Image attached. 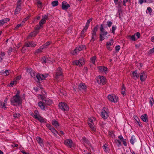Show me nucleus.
<instances>
[{"label": "nucleus", "mask_w": 154, "mask_h": 154, "mask_svg": "<svg viewBox=\"0 0 154 154\" xmlns=\"http://www.w3.org/2000/svg\"><path fill=\"white\" fill-rule=\"evenodd\" d=\"M20 91H17L16 95L13 96L10 99L11 103L12 105L16 106H19L22 103V101L20 96Z\"/></svg>", "instance_id": "obj_1"}, {"label": "nucleus", "mask_w": 154, "mask_h": 154, "mask_svg": "<svg viewBox=\"0 0 154 154\" xmlns=\"http://www.w3.org/2000/svg\"><path fill=\"white\" fill-rule=\"evenodd\" d=\"M103 24L100 25V30L101 33L100 35V41H102L105 38L103 37V36L104 35L106 36L105 37L106 38H108V36H106L107 35L108 32L106 31H104V29L103 28Z\"/></svg>", "instance_id": "obj_2"}, {"label": "nucleus", "mask_w": 154, "mask_h": 154, "mask_svg": "<svg viewBox=\"0 0 154 154\" xmlns=\"http://www.w3.org/2000/svg\"><path fill=\"white\" fill-rule=\"evenodd\" d=\"M85 63V60L83 57L80 58L78 60H75L74 62V64L76 65H79V66H82Z\"/></svg>", "instance_id": "obj_3"}, {"label": "nucleus", "mask_w": 154, "mask_h": 154, "mask_svg": "<svg viewBox=\"0 0 154 154\" xmlns=\"http://www.w3.org/2000/svg\"><path fill=\"white\" fill-rule=\"evenodd\" d=\"M59 107L62 111H67L69 109V107L67 104L64 102H61L59 104Z\"/></svg>", "instance_id": "obj_4"}, {"label": "nucleus", "mask_w": 154, "mask_h": 154, "mask_svg": "<svg viewBox=\"0 0 154 154\" xmlns=\"http://www.w3.org/2000/svg\"><path fill=\"white\" fill-rule=\"evenodd\" d=\"M97 80L99 84L104 85L106 83V79L103 76H98L97 77Z\"/></svg>", "instance_id": "obj_5"}, {"label": "nucleus", "mask_w": 154, "mask_h": 154, "mask_svg": "<svg viewBox=\"0 0 154 154\" xmlns=\"http://www.w3.org/2000/svg\"><path fill=\"white\" fill-rule=\"evenodd\" d=\"M41 98L43 102L45 104L47 105H50L52 103V101L48 98H47L45 97L42 96Z\"/></svg>", "instance_id": "obj_6"}, {"label": "nucleus", "mask_w": 154, "mask_h": 154, "mask_svg": "<svg viewBox=\"0 0 154 154\" xmlns=\"http://www.w3.org/2000/svg\"><path fill=\"white\" fill-rule=\"evenodd\" d=\"M36 45V44L34 43L33 42H26L25 43L24 46L22 48V49L26 47H35Z\"/></svg>", "instance_id": "obj_7"}, {"label": "nucleus", "mask_w": 154, "mask_h": 154, "mask_svg": "<svg viewBox=\"0 0 154 154\" xmlns=\"http://www.w3.org/2000/svg\"><path fill=\"white\" fill-rule=\"evenodd\" d=\"M107 97L108 99L111 102L114 103L117 102L118 100V97L115 95L112 96L110 95H109Z\"/></svg>", "instance_id": "obj_8"}, {"label": "nucleus", "mask_w": 154, "mask_h": 154, "mask_svg": "<svg viewBox=\"0 0 154 154\" xmlns=\"http://www.w3.org/2000/svg\"><path fill=\"white\" fill-rule=\"evenodd\" d=\"M64 143L66 146L69 148L72 147L73 145V143L72 140L70 139H68L65 140L64 141Z\"/></svg>", "instance_id": "obj_9"}, {"label": "nucleus", "mask_w": 154, "mask_h": 154, "mask_svg": "<svg viewBox=\"0 0 154 154\" xmlns=\"http://www.w3.org/2000/svg\"><path fill=\"white\" fill-rule=\"evenodd\" d=\"M62 69L60 67H58L57 69V72L56 74V78L58 79L59 76L62 75Z\"/></svg>", "instance_id": "obj_10"}, {"label": "nucleus", "mask_w": 154, "mask_h": 154, "mask_svg": "<svg viewBox=\"0 0 154 154\" xmlns=\"http://www.w3.org/2000/svg\"><path fill=\"white\" fill-rule=\"evenodd\" d=\"M70 5L68 4L67 2L63 1L62 2V8L63 10H67L69 7Z\"/></svg>", "instance_id": "obj_11"}, {"label": "nucleus", "mask_w": 154, "mask_h": 154, "mask_svg": "<svg viewBox=\"0 0 154 154\" xmlns=\"http://www.w3.org/2000/svg\"><path fill=\"white\" fill-rule=\"evenodd\" d=\"M87 87L85 83H81L79 85L78 88L80 90H85L86 89Z\"/></svg>", "instance_id": "obj_12"}, {"label": "nucleus", "mask_w": 154, "mask_h": 154, "mask_svg": "<svg viewBox=\"0 0 154 154\" xmlns=\"http://www.w3.org/2000/svg\"><path fill=\"white\" fill-rule=\"evenodd\" d=\"M147 77V75L146 72H143L141 73L140 75V79L141 81L143 82L145 80Z\"/></svg>", "instance_id": "obj_13"}, {"label": "nucleus", "mask_w": 154, "mask_h": 154, "mask_svg": "<svg viewBox=\"0 0 154 154\" xmlns=\"http://www.w3.org/2000/svg\"><path fill=\"white\" fill-rule=\"evenodd\" d=\"M38 32L37 31H34L30 33L27 37L28 39H29L32 37H34L38 33Z\"/></svg>", "instance_id": "obj_14"}, {"label": "nucleus", "mask_w": 154, "mask_h": 154, "mask_svg": "<svg viewBox=\"0 0 154 154\" xmlns=\"http://www.w3.org/2000/svg\"><path fill=\"white\" fill-rule=\"evenodd\" d=\"M82 140L84 145L86 144L89 146L91 145L89 141L85 137H83Z\"/></svg>", "instance_id": "obj_15"}, {"label": "nucleus", "mask_w": 154, "mask_h": 154, "mask_svg": "<svg viewBox=\"0 0 154 154\" xmlns=\"http://www.w3.org/2000/svg\"><path fill=\"white\" fill-rule=\"evenodd\" d=\"M101 114L102 117L104 119H106L108 116V114L104 110L102 111Z\"/></svg>", "instance_id": "obj_16"}, {"label": "nucleus", "mask_w": 154, "mask_h": 154, "mask_svg": "<svg viewBox=\"0 0 154 154\" xmlns=\"http://www.w3.org/2000/svg\"><path fill=\"white\" fill-rule=\"evenodd\" d=\"M132 75H133L132 77L134 79L138 78L139 77V75L137 74L136 70L133 72Z\"/></svg>", "instance_id": "obj_17"}, {"label": "nucleus", "mask_w": 154, "mask_h": 154, "mask_svg": "<svg viewBox=\"0 0 154 154\" xmlns=\"http://www.w3.org/2000/svg\"><path fill=\"white\" fill-rule=\"evenodd\" d=\"M98 69L101 71H104L106 72L108 70V68L106 67H105L103 66H99L98 67Z\"/></svg>", "instance_id": "obj_18"}, {"label": "nucleus", "mask_w": 154, "mask_h": 154, "mask_svg": "<svg viewBox=\"0 0 154 154\" xmlns=\"http://www.w3.org/2000/svg\"><path fill=\"white\" fill-rule=\"evenodd\" d=\"M147 117L148 116L146 114H145L141 116V118L143 122H148Z\"/></svg>", "instance_id": "obj_19"}, {"label": "nucleus", "mask_w": 154, "mask_h": 154, "mask_svg": "<svg viewBox=\"0 0 154 154\" xmlns=\"http://www.w3.org/2000/svg\"><path fill=\"white\" fill-rule=\"evenodd\" d=\"M38 104L42 109L45 110V104L44 103V102H42L41 101H40L38 102Z\"/></svg>", "instance_id": "obj_20"}, {"label": "nucleus", "mask_w": 154, "mask_h": 154, "mask_svg": "<svg viewBox=\"0 0 154 154\" xmlns=\"http://www.w3.org/2000/svg\"><path fill=\"white\" fill-rule=\"evenodd\" d=\"M35 119L38 120L41 123L46 122L45 119L39 115L38 117H36Z\"/></svg>", "instance_id": "obj_21"}, {"label": "nucleus", "mask_w": 154, "mask_h": 154, "mask_svg": "<svg viewBox=\"0 0 154 154\" xmlns=\"http://www.w3.org/2000/svg\"><path fill=\"white\" fill-rule=\"evenodd\" d=\"M21 8V5L20 4L17 5V6L15 11V14H18L20 11Z\"/></svg>", "instance_id": "obj_22"}, {"label": "nucleus", "mask_w": 154, "mask_h": 154, "mask_svg": "<svg viewBox=\"0 0 154 154\" xmlns=\"http://www.w3.org/2000/svg\"><path fill=\"white\" fill-rule=\"evenodd\" d=\"M52 124L55 127L57 128L59 126L58 122L55 120H53L52 122Z\"/></svg>", "instance_id": "obj_23"}, {"label": "nucleus", "mask_w": 154, "mask_h": 154, "mask_svg": "<svg viewBox=\"0 0 154 154\" xmlns=\"http://www.w3.org/2000/svg\"><path fill=\"white\" fill-rule=\"evenodd\" d=\"M44 48H43V47L42 46H41L37 50L35 51V52L34 54H37L41 52L42 51V50Z\"/></svg>", "instance_id": "obj_24"}, {"label": "nucleus", "mask_w": 154, "mask_h": 154, "mask_svg": "<svg viewBox=\"0 0 154 154\" xmlns=\"http://www.w3.org/2000/svg\"><path fill=\"white\" fill-rule=\"evenodd\" d=\"M81 50H82V49L80 47V45H79L78 47L76 48L74 50V52H75V54H77L78 52H79Z\"/></svg>", "instance_id": "obj_25"}, {"label": "nucleus", "mask_w": 154, "mask_h": 154, "mask_svg": "<svg viewBox=\"0 0 154 154\" xmlns=\"http://www.w3.org/2000/svg\"><path fill=\"white\" fill-rule=\"evenodd\" d=\"M34 113L35 114L33 113L31 115L35 119L36 117H38V115H39L38 114V112L37 110H35L34 111Z\"/></svg>", "instance_id": "obj_26"}, {"label": "nucleus", "mask_w": 154, "mask_h": 154, "mask_svg": "<svg viewBox=\"0 0 154 154\" xmlns=\"http://www.w3.org/2000/svg\"><path fill=\"white\" fill-rule=\"evenodd\" d=\"M36 139L38 142L40 144H42L43 143V141L42 139L39 137H37Z\"/></svg>", "instance_id": "obj_27"}, {"label": "nucleus", "mask_w": 154, "mask_h": 154, "mask_svg": "<svg viewBox=\"0 0 154 154\" xmlns=\"http://www.w3.org/2000/svg\"><path fill=\"white\" fill-rule=\"evenodd\" d=\"M103 149L104 150V151L106 152H108V151L109 150V149L108 147V145H106V144H105V145H104L103 146Z\"/></svg>", "instance_id": "obj_28"}, {"label": "nucleus", "mask_w": 154, "mask_h": 154, "mask_svg": "<svg viewBox=\"0 0 154 154\" xmlns=\"http://www.w3.org/2000/svg\"><path fill=\"white\" fill-rule=\"evenodd\" d=\"M134 137V136H132L130 141V143L132 145L134 144V142L135 141V139Z\"/></svg>", "instance_id": "obj_29"}, {"label": "nucleus", "mask_w": 154, "mask_h": 154, "mask_svg": "<svg viewBox=\"0 0 154 154\" xmlns=\"http://www.w3.org/2000/svg\"><path fill=\"white\" fill-rule=\"evenodd\" d=\"M149 103L150 104L151 106H152L154 103V100L152 97H150L149 98Z\"/></svg>", "instance_id": "obj_30"}, {"label": "nucleus", "mask_w": 154, "mask_h": 154, "mask_svg": "<svg viewBox=\"0 0 154 154\" xmlns=\"http://www.w3.org/2000/svg\"><path fill=\"white\" fill-rule=\"evenodd\" d=\"M46 20L44 19H42L39 23L40 26H42V25L46 22Z\"/></svg>", "instance_id": "obj_31"}, {"label": "nucleus", "mask_w": 154, "mask_h": 154, "mask_svg": "<svg viewBox=\"0 0 154 154\" xmlns=\"http://www.w3.org/2000/svg\"><path fill=\"white\" fill-rule=\"evenodd\" d=\"M113 43V40L112 39L110 40L109 42H107L106 45L111 46L112 45Z\"/></svg>", "instance_id": "obj_32"}, {"label": "nucleus", "mask_w": 154, "mask_h": 154, "mask_svg": "<svg viewBox=\"0 0 154 154\" xmlns=\"http://www.w3.org/2000/svg\"><path fill=\"white\" fill-rule=\"evenodd\" d=\"M0 107L2 108H3L4 109H5L6 107L5 106V103H3L2 102L0 101Z\"/></svg>", "instance_id": "obj_33"}, {"label": "nucleus", "mask_w": 154, "mask_h": 154, "mask_svg": "<svg viewBox=\"0 0 154 154\" xmlns=\"http://www.w3.org/2000/svg\"><path fill=\"white\" fill-rule=\"evenodd\" d=\"M58 2L57 1H55L51 2V5L53 7L57 6L58 5Z\"/></svg>", "instance_id": "obj_34"}, {"label": "nucleus", "mask_w": 154, "mask_h": 154, "mask_svg": "<svg viewBox=\"0 0 154 154\" xmlns=\"http://www.w3.org/2000/svg\"><path fill=\"white\" fill-rule=\"evenodd\" d=\"M51 43V42L50 41H48L46 43L44 44L42 46V47H43V48H47L48 46H49L50 44Z\"/></svg>", "instance_id": "obj_35"}, {"label": "nucleus", "mask_w": 154, "mask_h": 154, "mask_svg": "<svg viewBox=\"0 0 154 154\" xmlns=\"http://www.w3.org/2000/svg\"><path fill=\"white\" fill-rule=\"evenodd\" d=\"M88 125L91 128V130L92 131H95L96 129L94 128L93 125L92 124L88 123Z\"/></svg>", "instance_id": "obj_36"}, {"label": "nucleus", "mask_w": 154, "mask_h": 154, "mask_svg": "<svg viewBox=\"0 0 154 154\" xmlns=\"http://www.w3.org/2000/svg\"><path fill=\"white\" fill-rule=\"evenodd\" d=\"M9 71H11L10 70H6L5 71L2 72V74L5 75L7 76L9 74Z\"/></svg>", "instance_id": "obj_37"}, {"label": "nucleus", "mask_w": 154, "mask_h": 154, "mask_svg": "<svg viewBox=\"0 0 154 154\" xmlns=\"http://www.w3.org/2000/svg\"><path fill=\"white\" fill-rule=\"evenodd\" d=\"M96 59V56H94L91 57V59L90 60L92 62V63L93 64H95V61Z\"/></svg>", "instance_id": "obj_38"}, {"label": "nucleus", "mask_w": 154, "mask_h": 154, "mask_svg": "<svg viewBox=\"0 0 154 154\" xmlns=\"http://www.w3.org/2000/svg\"><path fill=\"white\" fill-rule=\"evenodd\" d=\"M48 58L46 59L45 57H43L42 58L41 60L42 63H46L47 62V60Z\"/></svg>", "instance_id": "obj_39"}, {"label": "nucleus", "mask_w": 154, "mask_h": 154, "mask_svg": "<svg viewBox=\"0 0 154 154\" xmlns=\"http://www.w3.org/2000/svg\"><path fill=\"white\" fill-rule=\"evenodd\" d=\"M37 6L39 8L42 7V3L40 2V0H38L37 3Z\"/></svg>", "instance_id": "obj_40"}, {"label": "nucleus", "mask_w": 154, "mask_h": 154, "mask_svg": "<svg viewBox=\"0 0 154 154\" xmlns=\"http://www.w3.org/2000/svg\"><path fill=\"white\" fill-rule=\"evenodd\" d=\"M2 22L3 23V25L5 23H7V22L9 21L10 20V19L9 18H5L2 20Z\"/></svg>", "instance_id": "obj_41"}, {"label": "nucleus", "mask_w": 154, "mask_h": 154, "mask_svg": "<svg viewBox=\"0 0 154 154\" xmlns=\"http://www.w3.org/2000/svg\"><path fill=\"white\" fill-rule=\"evenodd\" d=\"M20 116V114L19 113H15L14 114L13 116L14 118H18Z\"/></svg>", "instance_id": "obj_42"}, {"label": "nucleus", "mask_w": 154, "mask_h": 154, "mask_svg": "<svg viewBox=\"0 0 154 154\" xmlns=\"http://www.w3.org/2000/svg\"><path fill=\"white\" fill-rule=\"evenodd\" d=\"M51 131L54 134H55V133L56 132L57 134H58V132L53 127L51 130Z\"/></svg>", "instance_id": "obj_43"}, {"label": "nucleus", "mask_w": 154, "mask_h": 154, "mask_svg": "<svg viewBox=\"0 0 154 154\" xmlns=\"http://www.w3.org/2000/svg\"><path fill=\"white\" fill-rule=\"evenodd\" d=\"M134 118L138 123H140V121L137 116H134Z\"/></svg>", "instance_id": "obj_44"}, {"label": "nucleus", "mask_w": 154, "mask_h": 154, "mask_svg": "<svg viewBox=\"0 0 154 154\" xmlns=\"http://www.w3.org/2000/svg\"><path fill=\"white\" fill-rule=\"evenodd\" d=\"M36 77L39 81L40 80H42L41 79H42V78L41 75H40L39 74H37Z\"/></svg>", "instance_id": "obj_45"}, {"label": "nucleus", "mask_w": 154, "mask_h": 154, "mask_svg": "<svg viewBox=\"0 0 154 154\" xmlns=\"http://www.w3.org/2000/svg\"><path fill=\"white\" fill-rule=\"evenodd\" d=\"M116 29V26H113L112 27V32L114 34L115 33V31Z\"/></svg>", "instance_id": "obj_46"}, {"label": "nucleus", "mask_w": 154, "mask_h": 154, "mask_svg": "<svg viewBox=\"0 0 154 154\" xmlns=\"http://www.w3.org/2000/svg\"><path fill=\"white\" fill-rule=\"evenodd\" d=\"M112 24V22L111 21H108L107 22V25L109 27H110Z\"/></svg>", "instance_id": "obj_47"}, {"label": "nucleus", "mask_w": 154, "mask_h": 154, "mask_svg": "<svg viewBox=\"0 0 154 154\" xmlns=\"http://www.w3.org/2000/svg\"><path fill=\"white\" fill-rule=\"evenodd\" d=\"M46 126L50 130H51V128L52 129L53 127L52 126L49 124H47L46 125Z\"/></svg>", "instance_id": "obj_48"}, {"label": "nucleus", "mask_w": 154, "mask_h": 154, "mask_svg": "<svg viewBox=\"0 0 154 154\" xmlns=\"http://www.w3.org/2000/svg\"><path fill=\"white\" fill-rule=\"evenodd\" d=\"M15 82H16L12 81L11 83H10L8 85V86L10 87H12L13 85H14Z\"/></svg>", "instance_id": "obj_49"}, {"label": "nucleus", "mask_w": 154, "mask_h": 154, "mask_svg": "<svg viewBox=\"0 0 154 154\" xmlns=\"http://www.w3.org/2000/svg\"><path fill=\"white\" fill-rule=\"evenodd\" d=\"M98 25H97L93 29V30L92 31L94 32H97V31L98 28Z\"/></svg>", "instance_id": "obj_50"}, {"label": "nucleus", "mask_w": 154, "mask_h": 154, "mask_svg": "<svg viewBox=\"0 0 154 154\" xmlns=\"http://www.w3.org/2000/svg\"><path fill=\"white\" fill-rule=\"evenodd\" d=\"M92 18H91L88 20H87L86 24L89 25L90 22L91 21H92Z\"/></svg>", "instance_id": "obj_51"}, {"label": "nucleus", "mask_w": 154, "mask_h": 154, "mask_svg": "<svg viewBox=\"0 0 154 154\" xmlns=\"http://www.w3.org/2000/svg\"><path fill=\"white\" fill-rule=\"evenodd\" d=\"M154 53V48H153L150 49L149 50L148 53L149 54H152Z\"/></svg>", "instance_id": "obj_52"}, {"label": "nucleus", "mask_w": 154, "mask_h": 154, "mask_svg": "<svg viewBox=\"0 0 154 154\" xmlns=\"http://www.w3.org/2000/svg\"><path fill=\"white\" fill-rule=\"evenodd\" d=\"M85 31L83 30H82V31L81 32V37H84L85 36V35L84 34V33H85Z\"/></svg>", "instance_id": "obj_53"}, {"label": "nucleus", "mask_w": 154, "mask_h": 154, "mask_svg": "<svg viewBox=\"0 0 154 154\" xmlns=\"http://www.w3.org/2000/svg\"><path fill=\"white\" fill-rule=\"evenodd\" d=\"M120 48V47L119 45H117L116 46L115 50L116 51H118Z\"/></svg>", "instance_id": "obj_54"}, {"label": "nucleus", "mask_w": 154, "mask_h": 154, "mask_svg": "<svg viewBox=\"0 0 154 154\" xmlns=\"http://www.w3.org/2000/svg\"><path fill=\"white\" fill-rule=\"evenodd\" d=\"M131 39L133 41H135L136 40L135 38V35H132L130 36Z\"/></svg>", "instance_id": "obj_55"}, {"label": "nucleus", "mask_w": 154, "mask_h": 154, "mask_svg": "<svg viewBox=\"0 0 154 154\" xmlns=\"http://www.w3.org/2000/svg\"><path fill=\"white\" fill-rule=\"evenodd\" d=\"M42 78L41 80H43L45 79L47 77V75H45L43 74L41 75Z\"/></svg>", "instance_id": "obj_56"}, {"label": "nucleus", "mask_w": 154, "mask_h": 154, "mask_svg": "<svg viewBox=\"0 0 154 154\" xmlns=\"http://www.w3.org/2000/svg\"><path fill=\"white\" fill-rule=\"evenodd\" d=\"M89 26V25L86 24L83 30L86 31L87 29H88Z\"/></svg>", "instance_id": "obj_57"}, {"label": "nucleus", "mask_w": 154, "mask_h": 154, "mask_svg": "<svg viewBox=\"0 0 154 154\" xmlns=\"http://www.w3.org/2000/svg\"><path fill=\"white\" fill-rule=\"evenodd\" d=\"M122 142H123V144H124V145L125 146H127V142H126V139H124V140H123L122 141Z\"/></svg>", "instance_id": "obj_58"}, {"label": "nucleus", "mask_w": 154, "mask_h": 154, "mask_svg": "<svg viewBox=\"0 0 154 154\" xmlns=\"http://www.w3.org/2000/svg\"><path fill=\"white\" fill-rule=\"evenodd\" d=\"M135 35H136L137 37L138 38H139L140 36V34L139 32H137L135 34Z\"/></svg>", "instance_id": "obj_59"}, {"label": "nucleus", "mask_w": 154, "mask_h": 154, "mask_svg": "<svg viewBox=\"0 0 154 154\" xmlns=\"http://www.w3.org/2000/svg\"><path fill=\"white\" fill-rule=\"evenodd\" d=\"M80 45V47H81V48L82 49V50H84L86 49V47L85 45Z\"/></svg>", "instance_id": "obj_60"}, {"label": "nucleus", "mask_w": 154, "mask_h": 154, "mask_svg": "<svg viewBox=\"0 0 154 154\" xmlns=\"http://www.w3.org/2000/svg\"><path fill=\"white\" fill-rule=\"evenodd\" d=\"M115 141L116 142H118L119 143V145H118V146L121 145V142L119 140H115Z\"/></svg>", "instance_id": "obj_61"}, {"label": "nucleus", "mask_w": 154, "mask_h": 154, "mask_svg": "<svg viewBox=\"0 0 154 154\" xmlns=\"http://www.w3.org/2000/svg\"><path fill=\"white\" fill-rule=\"evenodd\" d=\"M22 26L21 24H17L15 28V29H18L19 27H20Z\"/></svg>", "instance_id": "obj_62"}, {"label": "nucleus", "mask_w": 154, "mask_h": 154, "mask_svg": "<svg viewBox=\"0 0 154 154\" xmlns=\"http://www.w3.org/2000/svg\"><path fill=\"white\" fill-rule=\"evenodd\" d=\"M40 27L38 26V25H37L36 26L35 28V29L36 30V31H37V30H39L40 29Z\"/></svg>", "instance_id": "obj_63"}, {"label": "nucleus", "mask_w": 154, "mask_h": 154, "mask_svg": "<svg viewBox=\"0 0 154 154\" xmlns=\"http://www.w3.org/2000/svg\"><path fill=\"white\" fill-rule=\"evenodd\" d=\"M5 53L4 52H0V56L3 57L5 55Z\"/></svg>", "instance_id": "obj_64"}]
</instances>
